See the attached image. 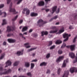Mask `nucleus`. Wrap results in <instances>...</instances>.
Instances as JSON below:
<instances>
[{
  "label": "nucleus",
  "mask_w": 77,
  "mask_h": 77,
  "mask_svg": "<svg viewBox=\"0 0 77 77\" xmlns=\"http://www.w3.org/2000/svg\"><path fill=\"white\" fill-rule=\"evenodd\" d=\"M19 35H20V36H21L22 37V38H23L24 39H25L26 38L25 37H24L23 36V35L21 33H20L19 34Z\"/></svg>",
  "instance_id": "obj_33"
},
{
  "label": "nucleus",
  "mask_w": 77,
  "mask_h": 77,
  "mask_svg": "<svg viewBox=\"0 0 77 77\" xmlns=\"http://www.w3.org/2000/svg\"><path fill=\"white\" fill-rule=\"evenodd\" d=\"M8 41L9 43H13L15 42H16V40L12 38H9L8 39Z\"/></svg>",
  "instance_id": "obj_11"
},
{
  "label": "nucleus",
  "mask_w": 77,
  "mask_h": 77,
  "mask_svg": "<svg viewBox=\"0 0 77 77\" xmlns=\"http://www.w3.org/2000/svg\"><path fill=\"white\" fill-rule=\"evenodd\" d=\"M11 69H9V70H7V71L6 72H5L4 73H0V74L1 75H2V74H7L8 73L11 72Z\"/></svg>",
  "instance_id": "obj_19"
},
{
  "label": "nucleus",
  "mask_w": 77,
  "mask_h": 77,
  "mask_svg": "<svg viewBox=\"0 0 77 77\" xmlns=\"http://www.w3.org/2000/svg\"><path fill=\"white\" fill-rule=\"evenodd\" d=\"M72 29V26H69V29Z\"/></svg>",
  "instance_id": "obj_54"
},
{
  "label": "nucleus",
  "mask_w": 77,
  "mask_h": 77,
  "mask_svg": "<svg viewBox=\"0 0 77 77\" xmlns=\"http://www.w3.org/2000/svg\"><path fill=\"white\" fill-rule=\"evenodd\" d=\"M26 11V14L27 15H28L30 13V11L29 9L27 8H25L23 9V14H25V12Z\"/></svg>",
  "instance_id": "obj_4"
},
{
  "label": "nucleus",
  "mask_w": 77,
  "mask_h": 77,
  "mask_svg": "<svg viewBox=\"0 0 77 77\" xmlns=\"http://www.w3.org/2000/svg\"><path fill=\"white\" fill-rule=\"evenodd\" d=\"M11 63L10 60H8L6 63V66H5V67H7L8 66H10L11 65Z\"/></svg>",
  "instance_id": "obj_7"
},
{
  "label": "nucleus",
  "mask_w": 77,
  "mask_h": 77,
  "mask_svg": "<svg viewBox=\"0 0 77 77\" xmlns=\"http://www.w3.org/2000/svg\"><path fill=\"white\" fill-rule=\"evenodd\" d=\"M23 54V51H18L17 52V55H18V56H20V55H22V54Z\"/></svg>",
  "instance_id": "obj_14"
},
{
  "label": "nucleus",
  "mask_w": 77,
  "mask_h": 77,
  "mask_svg": "<svg viewBox=\"0 0 77 77\" xmlns=\"http://www.w3.org/2000/svg\"><path fill=\"white\" fill-rule=\"evenodd\" d=\"M69 57H70V58L73 59L75 57V55L74 53L72 52L69 53Z\"/></svg>",
  "instance_id": "obj_5"
},
{
  "label": "nucleus",
  "mask_w": 77,
  "mask_h": 77,
  "mask_svg": "<svg viewBox=\"0 0 77 77\" xmlns=\"http://www.w3.org/2000/svg\"><path fill=\"white\" fill-rule=\"evenodd\" d=\"M48 33L47 31H42L41 32L42 36H43L44 35H48Z\"/></svg>",
  "instance_id": "obj_18"
},
{
  "label": "nucleus",
  "mask_w": 77,
  "mask_h": 77,
  "mask_svg": "<svg viewBox=\"0 0 77 77\" xmlns=\"http://www.w3.org/2000/svg\"><path fill=\"white\" fill-rule=\"evenodd\" d=\"M32 29H30V30H29V32H30H30H32Z\"/></svg>",
  "instance_id": "obj_61"
},
{
  "label": "nucleus",
  "mask_w": 77,
  "mask_h": 77,
  "mask_svg": "<svg viewBox=\"0 0 77 77\" xmlns=\"http://www.w3.org/2000/svg\"><path fill=\"white\" fill-rule=\"evenodd\" d=\"M31 16H38L37 13H32L31 14Z\"/></svg>",
  "instance_id": "obj_23"
},
{
  "label": "nucleus",
  "mask_w": 77,
  "mask_h": 77,
  "mask_svg": "<svg viewBox=\"0 0 77 77\" xmlns=\"http://www.w3.org/2000/svg\"><path fill=\"white\" fill-rule=\"evenodd\" d=\"M52 44V41H50L49 42V45L48 46H50Z\"/></svg>",
  "instance_id": "obj_38"
},
{
  "label": "nucleus",
  "mask_w": 77,
  "mask_h": 77,
  "mask_svg": "<svg viewBox=\"0 0 77 77\" xmlns=\"http://www.w3.org/2000/svg\"><path fill=\"white\" fill-rule=\"evenodd\" d=\"M64 31V28L63 27L59 31V32L57 33V34H60Z\"/></svg>",
  "instance_id": "obj_12"
},
{
  "label": "nucleus",
  "mask_w": 77,
  "mask_h": 77,
  "mask_svg": "<svg viewBox=\"0 0 77 77\" xmlns=\"http://www.w3.org/2000/svg\"><path fill=\"white\" fill-rule=\"evenodd\" d=\"M69 75V72L68 71L66 73L64 74V75H63V77H64V76H67Z\"/></svg>",
  "instance_id": "obj_32"
},
{
  "label": "nucleus",
  "mask_w": 77,
  "mask_h": 77,
  "mask_svg": "<svg viewBox=\"0 0 77 77\" xmlns=\"http://www.w3.org/2000/svg\"><path fill=\"white\" fill-rule=\"evenodd\" d=\"M28 29V27L27 26H24L23 27L22 29V32H24L26 31Z\"/></svg>",
  "instance_id": "obj_21"
},
{
  "label": "nucleus",
  "mask_w": 77,
  "mask_h": 77,
  "mask_svg": "<svg viewBox=\"0 0 77 77\" xmlns=\"http://www.w3.org/2000/svg\"><path fill=\"white\" fill-rule=\"evenodd\" d=\"M57 6H54L52 8V11H51V13L52 14L57 9Z\"/></svg>",
  "instance_id": "obj_15"
},
{
  "label": "nucleus",
  "mask_w": 77,
  "mask_h": 77,
  "mask_svg": "<svg viewBox=\"0 0 77 77\" xmlns=\"http://www.w3.org/2000/svg\"><path fill=\"white\" fill-rule=\"evenodd\" d=\"M58 18V16H56L54 17L53 18V19H56L57 18Z\"/></svg>",
  "instance_id": "obj_48"
},
{
  "label": "nucleus",
  "mask_w": 77,
  "mask_h": 77,
  "mask_svg": "<svg viewBox=\"0 0 77 77\" xmlns=\"http://www.w3.org/2000/svg\"><path fill=\"white\" fill-rule=\"evenodd\" d=\"M24 45L26 48H29L31 47L30 45V43L29 42H27L25 43Z\"/></svg>",
  "instance_id": "obj_16"
},
{
  "label": "nucleus",
  "mask_w": 77,
  "mask_h": 77,
  "mask_svg": "<svg viewBox=\"0 0 77 77\" xmlns=\"http://www.w3.org/2000/svg\"><path fill=\"white\" fill-rule=\"evenodd\" d=\"M52 29H55L56 28V27L55 26H52Z\"/></svg>",
  "instance_id": "obj_57"
},
{
  "label": "nucleus",
  "mask_w": 77,
  "mask_h": 77,
  "mask_svg": "<svg viewBox=\"0 0 77 77\" xmlns=\"http://www.w3.org/2000/svg\"><path fill=\"white\" fill-rule=\"evenodd\" d=\"M68 59H66L64 61L63 63V64L62 67H64L66 66V64L68 62Z\"/></svg>",
  "instance_id": "obj_8"
},
{
  "label": "nucleus",
  "mask_w": 77,
  "mask_h": 77,
  "mask_svg": "<svg viewBox=\"0 0 77 77\" xmlns=\"http://www.w3.org/2000/svg\"><path fill=\"white\" fill-rule=\"evenodd\" d=\"M50 57V53H48L47 54L46 56V57L47 58H49Z\"/></svg>",
  "instance_id": "obj_35"
},
{
  "label": "nucleus",
  "mask_w": 77,
  "mask_h": 77,
  "mask_svg": "<svg viewBox=\"0 0 77 77\" xmlns=\"http://www.w3.org/2000/svg\"><path fill=\"white\" fill-rule=\"evenodd\" d=\"M10 2L11 0H8L7 2V4H8Z\"/></svg>",
  "instance_id": "obj_51"
},
{
  "label": "nucleus",
  "mask_w": 77,
  "mask_h": 77,
  "mask_svg": "<svg viewBox=\"0 0 77 77\" xmlns=\"http://www.w3.org/2000/svg\"><path fill=\"white\" fill-rule=\"evenodd\" d=\"M5 53L2 54L0 57V60H2L3 59L5 56Z\"/></svg>",
  "instance_id": "obj_28"
},
{
  "label": "nucleus",
  "mask_w": 77,
  "mask_h": 77,
  "mask_svg": "<svg viewBox=\"0 0 77 77\" xmlns=\"http://www.w3.org/2000/svg\"><path fill=\"white\" fill-rule=\"evenodd\" d=\"M60 11V9L59 8H58L57 11H56V13L57 14H58Z\"/></svg>",
  "instance_id": "obj_50"
},
{
  "label": "nucleus",
  "mask_w": 77,
  "mask_h": 77,
  "mask_svg": "<svg viewBox=\"0 0 77 77\" xmlns=\"http://www.w3.org/2000/svg\"><path fill=\"white\" fill-rule=\"evenodd\" d=\"M6 42H4L3 43V45H6Z\"/></svg>",
  "instance_id": "obj_55"
},
{
  "label": "nucleus",
  "mask_w": 77,
  "mask_h": 77,
  "mask_svg": "<svg viewBox=\"0 0 77 77\" xmlns=\"http://www.w3.org/2000/svg\"><path fill=\"white\" fill-rule=\"evenodd\" d=\"M2 14H3V13H2V11L0 10V16L2 15Z\"/></svg>",
  "instance_id": "obj_58"
},
{
  "label": "nucleus",
  "mask_w": 77,
  "mask_h": 77,
  "mask_svg": "<svg viewBox=\"0 0 77 77\" xmlns=\"http://www.w3.org/2000/svg\"><path fill=\"white\" fill-rule=\"evenodd\" d=\"M38 60H37L36 59H35V60H32L31 61V62H37V61Z\"/></svg>",
  "instance_id": "obj_47"
},
{
  "label": "nucleus",
  "mask_w": 77,
  "mask_h": 77,
  "mask_svg": "<svg viewBox=\"0 0 77 77\" xmlns=\"http://www.w3.org/2000/svg\"><path fill=\"white\" fill-rule=\"evenodd\" d=\"M43 23V20L42 19L39 20L37 22V24H38V25H39L40 26V25L42 24Z\"/></svg>",
  "instance_id": "obj_17"
},
{
  "label": "nucleus",
  "mask_w": 77,
  "mask_h": 77,
  "mask_svg": "<svg viewBox=\"0 0 77 77\" xmlns=\"http://www.w3.org/2000/svg\"><path fill=\"white\" fill-rule=\"evenodd\" d=\"M45 4L44 2L43 1L40 2L38 4V5L39 6H44Z\"/></svg>",
  "instance_id": "obj_9"
},
{
  "label": "nucleus",
  "mask_w": 77,
  "mask_h": 77,
  "mask_svg": "<svg viewBox=\"0 0 77 77\" xmlns=\"http://www.w3.org/2000/svg\"><path fill=\"white\" fill-rule=\"evenodd\" d=\"M64 57L63 56H61L59 57V58L57 59L56 62L57 63H59L62 60H63Z\"/></svg>",
  "instance_id": "obj_2"
},
{
  "label": "nucleus",
  "mask_w": 77,
  "mask_h": 77,
  "mask_svg": "<svg viewBox=\"0 0 77 77\" xmlns=\"http://www.w3.org/2000/svg\"><path fill=\"white\" fill-rule=\"evenodd\" d=\"M18 17V15L16 16L14 19H12V20L14 21L16 20H17V18Z\"/></svg>",
  "instance_id": "obj_31"
},
{
  "label": "nucleus",
  "mask_w": 77,
  "mask_h": 77,
  "mask_svg": "<svg viewBox=\"0 0 77 77\" xmlns=\"http://www.w3.org/2000/svg\"><path fill=\"white\" fill-rule=\"evenodd\" d=\"M50 72V70H48L47 72V74H49Z\"/></svg>",
  "instance_id": "obj_49"
},
{
  "label": "nucleus",
  "mask_w": 77,
  "mask_h": 77,
  "mask_svg": "<svg viewBox=\"0 0 77 77\" xmlns=\"http://www.w3.org/2000/svg\"><path fill=\"white\" fill-rule=\"evenodd\" d=\"M22 70L21 69H20V68H19L18 69V71H21Z\"/></svg>",
  "instance_id": "obj_63"
},
{
  "label": "nucleus",
  "mask_w": 77,
  "mask_h": 77,
  "mask_svg": "<svg viewBox=\"0 0 77 77\" xmlns=\"http://www.w3.org/2000/svg\"><path fill=\"white\" fill-rule=\"evenodd\" d=\"M19 61H16L13 64L14 66H16L19 64Z\"/></svg>",
  "instance_id": "obj_25"
},
{
  "label": "nucleus",
  "mask_w": 77,
  "mask_h": 77,
  "mask_svg": "<svg viewBox=\"0 0 77 77\" xmlns=\"http://www.w3.org/2000/svg\"><path fill=\"white\" fill-rule=\"evenodd\" d=\"M9 11L11 12H16V14L18 13L17 12H16V10L14 8H13L12 7H10L9 9Z\"/></svg>",
  "instance_id": "obj_3"
},
{
  "label": "nucleus",
  "mask_w": 77,
  "mask_h": 77,
  "mask_svg": "<svg viewBox=\"0 0 77 77\" xmlns=\"http://www.w3.org/2000/svg\"><path fill=\"white\" fill-rule=\"evenodd\" d=\"M77 62V56L75 57V60L73 61V63H75Z\"/></svg>",
  "instance_id": "obj_34"
},
{
  "label": "nucleus",
  "mask_w": 77,
  "mask_h": 77,
  "mask_svg": "<svg viewBox=\"0 0 77 77\" xmlns=\"http://www.w3.org/2000/svg\"><path fill=\"white\" fill-rule=\"evenodd\" d=\"M22 0H19L18 2L17 3V5L19 4L20 3L22 2Z\"/></svg>",
  "instance_id": "obj_44"
},
{
  "label": "nucleus",
  "mask_w": 77,
  "mask_h": 77,
  "mask_svg": "<svg viewBox=\"0 0 77 77\" xmlns=\"http://www.w3.org/2000/svg\"><path fill=\"white\" fill-rule=\"evenodd\" d=\"M27 75L29 76L30 77H32V75L30 72H28V73H27Z\"/></svg>",
  "instance_id": "obj_30"
},
{
  "label": "nucleus",
  "mask_w": 77,
  "mask_h": 77,
  "mask_svg": "<svg viewBox=\"0 0 77 77\" xmlns=\"http://www.w3.org/2000/svg\"><path fill=\"white\" fill-rule=\"evenodd\" d=\"M23 22V20H21L19 21V23L20 24H21Z\"/></svg>",
  "instance_id": "obj_52"
},
{
  "label": "nucleus",
  "mask_w": 77,
  "mask_h": 77,
  "mask_svg": "<svg viewBox=\"0 0 77 77\" xmlns=\"http://www.w3.org/2000/svg\"><path fill=\"white\" fill-rule=\"evenodd\" d=\"M75 45H70V46H66V47L67 48H70V50H71V51H73L75 50Z\"/></svg>",
  "instance_id": "obj_1"
},
{
  "label": "nucleus",
  "mask_w": 77,
  "mask_h": 77,
  "mask_svg": "<svg viewBox=\"0 0 77 77\" xmlns=\"http://www.w3.org/2000/svg\"><path fill=\"white\" fill-rule=\"evenodd\" d=\"M47 63H45V62H43V63H42L40 64V66H45L47 65Z\"/></svg>",
  "instance_id": "obj_22"
},
{
  "label": "nucleus",
  "mask_w": 77,
  "mask_h": 77,
  "mask_svg": "<svg viewBox=\"0 0 77 77\" xmlns=\"http://www.w3.org/2000/svg\"><path fill=\"white\" fill-rule=\"evenodd\" d=\"M35 48H31L29 49L27 51L28 52H29L35 50Z\"/></svg>",
  "instance_id": "obj_29"
},
{
  "label": "nucleus",
  "mask_w": 77,
  "mask_h": 77,
  "mask_svg": "<svg viewBox=\"0 0 77 77\" xmlns=\"http://www.w3.org/2000/svg\"><path fill=\"white\" fill-rule=\"evenodd\" d=\"M62 42V41H61L60 40H57L56 42L55 43L56 44H59L61 43Z\"/></svg>",
  "instance_id": "obj_24"
},
{
  "label": "nucleus",
  "mask_w": 77,
  "mask_h": 77,
  "mask_svg": "<svg viewBox=\"0 0 77 77\" xmlns=\"http://www.w3.org/2000/svg\"><path fill=\"white\" fill-rule=\"evenodd\" d=\"M60 24V23L59 22H57V23H56V25H59Z\"/></svg>",
  "instance_id": "obj_62"
},
{
  "label": "nucleus",
  "mask_w": 77,
  "mask_h": 77,
  "mask_svg": "<svg viewBox=\"0 0 77 77\" xmlns=\"http://www.w3.org/2000/svg\"><path fill=\"white\" fill-rule=\"evenodd\" d=\"M74 71H75V72H77V69L75 67H73L70 69V72L71 73H73Z\"/></svg>",
  "instance_id": "obj_6"
},
{
  "label": "nucleus",
  "mask_w": 77,
  "mask_h": 77,
  "mask_svg": "<svg viewBox=\"0 0 77 77\" xmlns=\"http://www.w3.org/2000/svg\"><path fill=\"white\" fill-rule=\"evenodd\" d=\"M55 45H53L52 46H51V48H50V49H53L54 48H55Z\"/></svg>",
  "instance_id": "obj_45"
},
{
  "label": "nucleus",
  "mask_w": 77,
  "mask_h": 77,
  "mask_svg": "<svg viewBox=\"0 0 77 77\" xmlns=\"http://www.w3.org/2000/svg\"><path fill=\"white\" fill-rule=\"evenodd\" d=\"M4 6V5L3 4H1L0 5V8H2Z\"/></svg>",
  "instance_id": "obj_39"
},
{
  "label": "nucleus",
  "mask_w": 77,
  "mask_h": 77,
  "mask_svg": "<svg viewBox=\"0 0 77 77\" xmlns=\"http://www.w3.org/2000/svg\"><path fill=\"white\" fill-rule=\"evenodd\" d=\"M25 66L27 68H28L30 66V63H29L28 62H27L26 63Z\"/></svg>",
  "instance_id": "obj_20"
},
{
  "label": "nucleus",
  "mask_w": 77,
  "mask_h": 77,
  "mask_svg": "<svg viewBox=\"0 0 77 77\" xmlns=\"http://www.w3.org/2000/svg\"><path fill=\"white\" fill-rule=\"evenodd\" d=\"M70 34L69 35L68 34L66 33H65L63 35V37L64 38H69V37H70Z\"/></svg>",
  "instance_id": "obj_13"
},
{
  "label": "nucleus",
  "mask_w": 77,
  "mask_h": 77,
  "mask_svg": "<svg viewBox=\"0 0 77 77\" xmlns=\"http://www.w3.org/2000/svg\"><path fill=\"white\" fill-rule=\"evenodd\" d=\"M2 13L4 15V17H5L7 16V14L5 12H2Z\"/></svg>",
  "instance_id": "obj_36"
},
{
  "label": "nucleus",
  "mask_w": 77,
  "mask_h": 77,
  "mask_svg": "<svg viewBox=\"0 0 77 77\" xmlns=\"http://www.w3.org/2000/svg\"><path fill=\"white\" fill-rule=\"evenodd\" d=\"M27 32H25L23 33V35H27Z\"/></svg>",
  "instance_id": "obj_60"
},
{
  "label": "nucleus",
  "mask_w": 77,
  "mask_h": 77,
  "mask_svg": "<svg viewBox=\"0 0 77 77\" xmlns=\"http://www.w3.org/2000/svg\"><path fill=\"white\" fill-rule=\"evenodd\" d=\"M35 66V64L34 63H31V69H32Z\"/></svg>",
  "instance_id": "obj_27"
},
{
  "label": "nucleus",
  "mask_w": 77,
  "mask_h": 77,
  "mask_svg": "<svg viewBox=\"0 0 77 77\" xmlns=\"http://www.w3.org/2000/svg\"><path fill=\"white\" fill-rule=\"evenodd\" d=\"M11 31V29L9 27H8L7 29V31L9 32Z\"/></svg>",
  "instance_id": "obj_43"
},
{
  "label": "nucleus",
  "mask_w": 77,
  "mask_h": 77,
  "mask_svg": "<svg viewBox=\"0 0 77 77\" xmlns=\"http://www.w3.org/2000/svg\"><path fill=\"white\" fill-rule=\"evenodd\" d=\"M61 70L60 69H59L58 70L57 73L58 75L60 74Z\"/></svg>",
  "instance_id": "obj_41"
},
{
  "label": "nucleus",
  "mask_w": 77,
  "mask_h": 77,
  "mask_svg": "<svg viewBox=\"0 0 77 77\" xmlns=\"http://www.w3.org/2000/svg\"><path fill=\"white\" fill-rule=\"evenodd\" d=\"M50 11L49 9H47L46 10V12H48Z\"/></svg>",
  "instance_id": "obj_59"
},
{
  "label": "nucleus",
  "mask_w": 77,
  "mask_h": 77,
  "mask_svg": "<svg viewBox=\"0 0 77 77\" xmlns=\"http://www.w3.org/2000/svg\"><path fill=\"white\" fill-rule=\"evenodd\" d=\"M58 53L59 54H61L62 53V51L61 50H59Z\"/></svg>",
  "instance_id": "obj_42"
},
{
  "label": "nucleus",
  "mask_w": 77,
  "mask_h": 77,
  "mask_svg": "<svg viewBox=\"0 0 77 77\" xmlns=\"http://www.w3.org/2000/svg\"><path fill=\"white\" fill-rule=\"evenodd\" d=\"M11 34H8L7 35V36L8 37L11 36Z\"/></svg>",
  "instance_id": "obj_53"
},
{
  "label": "nucleus",
  "mask_w": 77,
  "mask_h": 77,
  "mask_svg": "<svg viewBox=\"0 0 77 77\" xmlns=\"http://www.w3.org/2000/svg\"><path fill=\"white\" fill-rule=\"evenodd\" d=\"M35 54H34V53L33 54H32V56L33 57L34 56H35Z\"/></svg>",
  "instance_id": "obj_64"
},
{
  "label": "nucleus",
  "mask_w": 77,
  "mask_h": 77,
  "mask_svg": "<svg viewBox=\"0 0 77 77\" xmlns=\"http://www.w3.org/2000/svg\"><path fill=\"white\" fill-rule=\"evenodd\" d=\"M66 38L63 41L64 42H66L69 39V37H67V38Z\"/></svg>",
  "instance_id": "obj_46"
},
{
  "label": "nucleus",
  "mask_w": 77,
  "mask_h": 77,
  "mask_svg": "<svg viewBox=\"0 0 77 77\" xmlns=\"http://www.w3.org/2000/svg\"><path fill=\"white\" fill-rule=\"evenodd\" d=\"M76 38H77V36L75 37L74 38V39H73V43H75V42L76 39Z\"/></svg>",
  "instance_id": "obj_40"
},
{
  "label": "nucleus",
  "mask_w": 77,
  "mask_h": 77,
  "mask_svg": "<svg viewBox=\"0 0 77 77\" xmlns=\"http://www.w3.org/2000/svg\"><path fill=\"white\" fill-rule=\"evenodd\" d=\"M8 23L7 20L5 19H4L2 20V25L3 26Z\"/></svg>",
  "instance_id": "obj_10"
},
{
  "label": "nucleus",
  "mask_w": 77,
  "mask_h": 77,
  "mask_svg": "<svg viewBox=\"0 0 77 77\" xmlns=\"http://www.w3.org/2000/svg\"><path fill=\"white\" fill-rule=\"evenodd\" d=\"M66 46V44L63 42V44L61 47L62 48H64Z\"/></svg>",
  "instance_id": "obj_37"
},
{
  "label": "nucleus",
  "mask_w": 77,
  "mask_h": 77,
  "mask_svg": "<svg viewBox=\"0 0 77 77\" xmlns=\"http://www.w3.org/2000/svg\"><path fill=\"white\" fill-rule=\"evenodd\" d=\"M51 1V0H45V2H46V3H48V1Z\"/></svg>",
  "instance_id": "obj_56"
},
{
  "label": "nucleus",
  "mask_w": 77,
  "mask_h": 77,
  "mask_svg": "<svg viewBox=\"0 0 77 77\" xmlns=\"http://www.w3.org/2000/svg\"><path fill=\"white\" fill-rule=\"evenodd\" d=\"M58 31L57 29H56L54 31H51L50 32V33H56Z\"/></svg>",
  "instance_id": "obj_26"
}]
</instances>
